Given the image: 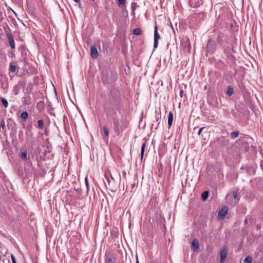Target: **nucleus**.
Segmentation results:
<instances>
[{
  "instance_id": "b1692460",
  "label": "nucleus",
  "mask_w": 263,
  "mask_h": 263,
  "mask_svg": "<svg viewBox=\"0 0 263 263\" xmlns=\"http://www.w3.org/2000/svg\"><path fill=\"white\" fill-rule=\"evenodd\" d=\"M204 128V127H201V128H200L199 129V130L198 132V134L199 135H200V134H201V132H202V130H203V129Z\"/></svg>"
},
{
  "instance_id": "f3484780",
  "label": "nucleus",
  "mask_w": 263,
  "mask_h": 263,
  "mask_svg": "<svg viewBox=\"0 0 263 263\" xmlns=\"http://www.w3.org/2000/svg\"><path fill=\"white\" fill-rule=\"evenodd\" d=\"M21 159L23 160H26L27 159V154L26 152H24L21 154Z\"/></svg>"
},
{
  "instance_id": "6e6552de",
  "label": "nucleus",
  "mask_w": 263,
  "mask_h": 263,
  "mask_svg": "<svg viewBox=\"0 0 263 263\" xmlns=\"http://www.w3.org/2000/svg\"><path fill=\"white\" fill-rule=\"evenodd\" d=\"M173 121V114L171 111L169 112L168 116V124L169 126V128L172 125Z\"/></svg>"
},
{
  "instance_id": "4468645a",
  "label": "nucleus",
  "mask_w": 263,
  "mask_h": 263,
  "mask_svg": "<svg viewBox=\"0 0 263 263\" xmlns=\"http://www.w3.org/2000/svg\"><path fill=\"white\" fill-rule=\"evenodd\" d=\"M1 101L3 104V105L7 108L8 106V103L7 101V100L4 98H1Z\"/></svg>"
},
{
  "instance_id": "cd10ccee",
  "label": "nucleus",
  "mask_w": 263,
  "mask_h": 263,
  "mask_svg": "<svg viewBox=\"0 0 263 263\" xmlns=\"http://www.w3.org/2000/svg\"><path fill=\"white\" fill-rule=\"evenodd\" d=\"M248 221H247V219H245V223H247Z\"/></svg>"
},
{
  "instance_id": "39448f33",
  "label": "nucleus",
  "mask_w": 263,
  "mask_h": 263,
  "mask_svg": "<svg viewBox=\"0 0 263 263\" xmlns=\"http://www.w3.org/2000/svg\"><path fill=\"white\" fill-rule=\"evenodd\" d=\"M91 55L93 58H97L98 57V52L97 48L95 46L91 47Z\"/></svg>"
},
{
  "instance_id": "2eb2a0df",
  "label": "nucleus",
  "mask_w": 263,
  "mask_h": 263,
  "mask_svg": "<svg viewBox=\"0 0 263 263\" xmlns=\"http://www.w3.org/2000/svg\"><path fill=\"white\" fill-rule=\"evenodd\" d=\"M239 133L238 132H232L230 134V136L232 138L234 139L238 136Z\"/></svg>"
},
{
  "instance_id": "412c9836",
  "label": "nucleus",
  "mask_w": 263,
  "mask_h": 263,
  "mask_svg": "<svg viewBox=\"0 0 263 263\" xmlns=\"http://www.w3.org/2000/svg\"><path fill=\"white\" fill-rule=\"evenodd\" d=\"M118 4L120 6H124L125 4V0H118Z\"/></svg>"
},
{
  "instance_id": "c85d7f7f",
  "label": "nucleus",
  "mask_w": 263,
  "mask_h": 263,
  "mask_svg": "<svg viewBox=\"0 0 263 263\" xmlns=\"http://www.w3.org/2000/svg\"><path fill=\"white\" fill-rule=\"evenodd\" d=\"M136 263H139L138 258H137Z\"/></svg>"
},
{
  "instance_id": "0eeeda50",
  "label": "nucleus",
  "mask_w": 263,
  "mask_h": 263,
  "mask_svg": "<svg viewBox=\"0 0 263 263\" xmlns=\"http://www.w3.org/2000/svg\"><path fill=\"white\" fill-rule=\"evenodd\" d=\"M114 257L112 255L106 254L105 257V263H114Z\"/></svg>"
},
{
  "instance_id": "bb28decb",
  "label": "nucleus",
  "mask_w": 263,
  "mask_h": 263,
  "mask_svg": "<svg viewBox=\"0 0 263 263\" xmlns=\"http://www.w3.org/2000/svg\"><path fill=\"white\" fill-rule=\"evenodd\" d=\"M76 2L78 3L80 1V0H74Z\"/></svg>"
},
{
  "instance_id": "393cba45",
  "label": "nucleus",
  "mask_w": 263,
  "mask_h": 263,
  "mask_svg": "<svg viewBox=\"0 0 263 263\" xmlns=\"http://www.w3.org/2000/svg\"><path fill=\"white\" fill-rule=\"evenodd\" d=\"M233 197H234V198H237V196H238L237 193L236 192H234V193H233Z\"/></svg>"
},
{
  "instance_id": "a878e982",
  "label": "nucleus",
  "mask_w": 263,
  "mask_h": 263,
  "mask_svg": "<svg viewBox=\"0 0 263 263\" xmlns=\"http://www.w3.org/2000/svg\"><path fill=\"white\" fill-rule=\"evenodd\" d=\"M1 125L4 128L5 127V123H4V122H1Z\"/></svg>"
},
{
  "instance_id": "7ed1b4c3",
  "label": "nucleus",
  "mask_w": 263,
  "mask_h": 263,
  "mask_svg": "<svg viewBox=\"0 0 263 263\" xmlns=\"http://www.w3.org/2000/svg\"><path fill=\"white\" fill-rule=\"evenodd\" d=\"M227 255V251L226 248H223L221 249L220 252V262H223L225 260Z\"/></svg>"
},
{
  "instance_id": "1a4fd4ad",
  "label": "nucleus",
  "mask_w": 263,
  "mask_h": 263,
  "mask_svg": "<svg viewBox=\"0 0 263 263\" xmlns=\"http://www.w3.org/2000/svg\"><path fill=\"white\" fill-rule=\"evenodd\" d=\"M21 117L23 120H26L28 117V114L27 111H23L21 114Z\"/></svg>"
},
{
  "instance_id": "dca6fc26",
  "label": "nucleus",
  "mask_w": 263,
  "mask_h": 263,
  "mask_svg": "<svg viewBox=\"0 0 263 263\" xmlns=\"http://www.w3.org/2000/svg\"><path fill=\"white\" fill-rule=\"evenodd\" d=\"M145 143H144L142 145L141 149V154L140 155H141V159H142L143 157L144 152V150H145Z\"/></svg>"
},
{
  "instance_id": "20e7f679",
  "label": "nucleus",
  "mask_w": 263,
  "mask_h": 263,
  "mask_svg": "<svg viewBox=\"0 0 263 263\" xmlns=\"http://www.w3.org/2000/svg\"><path fill=\"white\" fill-rule=\"evenodd\" d=\"M199 241L197 239H194L192 242L191 243V249L194 251H196L199 249Z\"/></svg>"
},
{
  "instance_id": "a211bd4d",
  "label": "nucleus",
  "mask_w": 263,
  "mask_h": 263,
  "mask_svg": "<svg viewBox=\"0 0 263 263\" xmlns=\"http://www.w3.org/2000/svg\"><path fill=\"white\" fill-rule=\"evenodd\" d=\"M16 70V66L13 65L12 63L10 64V70L11 72H15Z\"/></svg>"
},
{
  "instance_id": "f257e3e1",
  "label": "nucleus",
  "mask_w": 263,
  "mask_h": 263,
  "mask_svg": "<svg viewBox=\"0 0 263 263\" xmlns=\"http://www.w3.org/2000/svg\"><path fill=\"white\" fill-rule=\"evenodd\" d=\"M157 27L156 26L155 27V31H154V47L155 49L157 48L158 45V40L160 39V36L158 33L157 31Z\"/></svg>"
},
{
  "instance_id": "423d86ee",
  "label": "nucleus",
  "mask_w": 263,
  "mask_h": 263,
  "mask_svg": "<svg viewBox=\"0 0 263 263\" xmlns=\"http://www.w3.org/2000/svg\"><path fill=\"white\" fill-rule=\"evenodd\" d=\"M8 37L9 44H10V45L11 48L12 49H14L15 48V43H14V41L13 39L12 35L11 34H8Z\"/></svg>"
},
{
  "instance_id": "4be33fe9",
  "label": "nucleus",
  "mask_w": 263,
  "mask_h": 263,
  "mask_svg": "<svg viewBox=\"0 0 263 263\" xmlns=\"http://www.w3.org/2000/svg\"><path fill=\"white\" fill-rule=\"evenodd\" d=\"M85 183L86 186L87 187V189L88 190V179H87V177H86L85 178Z\"/></svg>"
},
{
  "instance_id": "c756f323",
  "label": "nucleus",
  "mask_w": 263,
  "mask_h": 263,
  "mask_svg": "<svg viewBox=\"0 0 263 263\" xmlns=\"http://www.w3.org/2000/svg\"><path fill=\"white\" fill-rule=\"evenodd\" d=\"M92 1H94L95 0H92Z\"/></svg>"
},
{
  "instance_id": "ddd939ff",
  "label": "nucleus",
  "mask_w": 263,
  "mask_h": 263,
  "mask_svg": "<svg viewBox=\"0 0 263 263\" xmlns=\"http://www.w3.org/2000/svg\"><path fill=\"white\" fill-rule=\"evenodd\" d=\"M233 89L232 87L229 86L227 88V95L229 96H231L233 94Z\"/></svg>"
},
{
  "instance_id": "f03ea898",
  "label": "nucleus",
  "mask_w": 263,
  "mask_h": 263,
  "mask_svg": "<svg viewBox=\"0 0 263 263\" xmlns=\"http://www.w3.org/2000/svg\"><path fill=\"white\" fill-rule=\"evenodd\" d=\"M228 211V207L223 206L222 207L218 212V216L221 218H223L224 216L227 215Z\"/></svg>"
},
{
  "instance_id": "9d476101",
  "label": "nucleus",
  "mask_w": 263,
  "mask_h": 263,
  "mask_svg": "<svg viewBox=\"0 0 263 263\" xmlns=\"http://www.w3.org/2000/svg\"><path fill=\"white\" fill-rule=\"evenodd\" d=\"M141 33H142V31L139 28H135L133 30V34L134 35H139L141 34Z\"/></svg>"
},
{
  "instance_id": "f8f14e48",
  "label": "nucleus",
  "mask_w": 263,
  "mask_h": 263,
  "mask_svg": "<svg viewBox=\"0 0 263 263\" xmlns=\"http://www.w3.org/2000/svg\"><path fill=\"white\" fill-rule=\"evenodd\" d=\"M252 261H253L252 258L250 256H248L243 260V262L244 263H252Z\"/></svg>"
},
{
  "instance_id": "6ab92c4d",
  "label": "nucleus",
  "mask_w": 263,
  "mask_h": 263,
  "mask_svg": "<svg viewBox=\"0 0 263 263\" xmlns=\"http://www.w3.org/2000/svg\"><path fill=\"white\" fill-rule=\"evenodd\" d=\"M37 123L38 126L41 128H43L44 125L43 121L42 120H39L37 122Z\"/></svg>"
},
{
  "instance_id": "5701e85b",
  "label": "nucleus",
  "mask_w": 263,
  "mask_h": 263,
  "mask_svg": "<svg viewBox=\"0 0 263 263\" xmlns=\"http://www.w3.org/2000/svg\"><path fill=\"white\" fill-rule=\"evenodd\" d=\"M11 257L12 263H16V261L15 260V257H14V255L11 254Z\"/></svg>"
},
{
  "instance_id": "9b49d317",
  "label": "nucleus",
  "mask_w": 263,
  "mask_h": 263,
  "mask_svg": "<svg viewBox=\"0 0 263 263\" xmlns=\"http://www.w3.org/2000/svg\"><path fill=\"white\" fill-rule=\"evenodd\" d=\"M209 193L208 191H204L201 194V198L203 200H205L208 197Z\"/></svg>"
},
{
  "instance_id": "aec40b11",
  "label": "nucleus",
  "mask_w": 263,
  "mask_h": 263,
  "mask_svg": "<svg viewBox=\"0 0 263 263\" xmlns=\"http://www.w3.org/2000/svg\"><path fill=\"white\" fill-rule=\"evenodd\" d=\"M103 130L106 137L107 138L109 135V132L107 128L106 127H104Z\"/></svg>"
}]
</instances>
